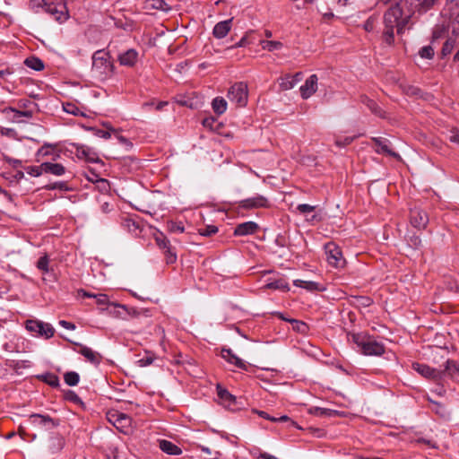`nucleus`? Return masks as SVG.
Masks as SVG:
<instances>
[{
  "instance_id": "nucleus-1",
  "label": "nucleus",
  "mask_w": 459,
  "mask_h": 459,
  "mask_svg": "<svg viewBox=\"0 0 459 459\" xmlns=\"http://www.w3.org/2000/svg\"><path fill=\"white\" fill-rule=\"evenodd\" d=\"M409 16H403L400 4L392 5L384 14V41L392 45L394 40V29L400 33L407 22Z\"/></svg>"
},
{
  "instance_id": "nucleus-2",
  "label": "nucleus",
  "mask_w": 459,
  "mask_h": 459,
  "mask_svg": "<svg viewBox=\"0 0 459 459\" xmlns=\"http://www.w3.org/2000/svg\"><path fill=\"white\" fill-rule=\"evenodd\" d=\"M30 7L37 11L43 8L56 22L62 23L69 18V12L65 0H30Z\"/></svg>"
},
{
  "instance_id": "nucleus-3",
  "label": "nucleus",
  "mask_w": 459,
  "mask_h": 459,
  "mask_svg": "<svg viewBox=\"0 0 459 459\" xmlns=\"http://www.w3.org/2000/svg\"><path fill=\"white\" fill-rule=\"evenodd\" d=\"M348 340L355 343L364 355L380 356L385 352V347L382 342L362 333H349Z\"/></svg>"
},
{
  "instance_id": "nucleus-4",
  "label": "nucleus",
  "mask_w": 459,
  "mask_h": 459,
  "mask_svg": "<svg viewBox=\"0 0 459 459\" xmlns=\"http://www.w3.org/2000/svg\"><path fill=\"white\" fill-rule=\"evenodd\" d=\"M114 66L110 56L104 50H98L92 56V73L100 80H106L113 74Z\"/></svg>"
},
{
  "instance_id": "nucleus-5",
  "label": "nucleus",
  "mask_w": 459,
  "mask_h": 459,
  "mask_svg": "<svg viewBox=\"0 0 459 459\" xmlns=\"http://www.w3.org/2000/svg\"><path fill=\"white\" fill-rule=\"evenodd\" d=\"M107 419L121 433L125 435L133 433V420L127 414L118 411H111L107 413Z\"/></svg>"
},
{
  "instance_id": "nucleus-6",
  "label": "nucleus",
  "mask_w": 459,
  "mask_h": 459,
  "mask_svg": "<svg viewBox=\"0 0 459 459\" xmlns=\"http://www.w3.org/2000/svg\"><path fill=\"white\" fill-rule=\"evenodd\" d=\"M227 96L237 106L245 107L248 99L247 85L243 82H236L229 89Z\"/></svg>"
},
{
  "instance_id": "nucleus-7",
  "label": "nucleus",
  "mask_w": 459,
  "mask_h": 459,
  "mask_svg": "<svg viewBox=\"0 0 459 459\" xmlns=\"http://www.w3.org/2000/svg\"><path fill=\"white\" fill-rule=\"evenodd\" d=\"M325 251L326 260L330 265L335 268H342L344 266L345 260L340 247L336 244L333 242L325 244Z\"/></svg>"
},
{
  "instance_id": "nucleus-8",
  "label": "nucleus",
  "mask_w": 459,
  "mask_h": 459,
  "mask_svg": "<svg viewBox=\"0 0 459 459\" xmlns=\"http://www.w3.org/2000/svg\"><path fill=\"white\" fill-rule=\"evenodd\" d=\"M26 329L30 333L45 336L46 338L52 337L55 333V329L50 324L39 320H27Z\"/></svg>"
},
{
  "instance_id": "nucleus-9",
  "label": "nucleus",
  "mask_w": 459,
  "mask_h": 459,
  "mask_svg": "<svg viewBox=\"0 0 459 459\" xmlns=\"http://www.w3.org/2000/svg\"><path fill=\"white\" fill-rule=\"evenodd\" d=\"M75 155L78 159L91 163L100 161L98 153L92 148L83 144L75 146Z\"/></svg>"
},
{
  "instance_id": "nucleus-10",
  "label": "nucleus",
  "mask_w": 459,
  "mask_h": 459,
  "mask_svg": "<svg viewBox=\"0 0 459 459\" xmlns=\"http://www.w3.org/2000/svg\"><path fill=\"white\" fill-rule=\"evenodd\" d=\"M30 423L38 428L51 429L57 426V423L49 416L42 414H31L29 418Z\"/></svg>"
},
{
  "instance_id": "nucleus-11",
  "label": "nucleus",
  "mask_w": 459,
  "mask_h": 459,
  "mask_svg": "<svg viewBox=\"0 0 459 459\" xmlns=\"http://www.w3.org/2000/svg\"><path fill=\"white\" fill-rule=\"evenodd\" d=\"M410 221L414 228L422 230L426 228L429 222V216L423 210L413 208L411 210Z\"/></svg>"
},
{
  "instance_id": "nucleus-12",
  "label": "nucleus",
  "mask_w": 459,
  "mask_h": 459,
  "mask_svg": "<svg viewBox=\"0 0 459 459\" xmlns=\"http://www.w3.org/2000/svg\"><path fill=\"white\" fill-rule=\"evenodd\" d=\"M317 75L312 74L305 81V83L300 86V94L304 100L310 98L317 91Z\"/></svg>"
},
{
  "instance_id": "nucleus-13",
  "label": "nucleus",
  "mask_w": 459,
  "mask_h": 459,
  "mask_svg": "<svg viewBox=\"0 0 459 459\" xmlns=\"http://www.w3.org/2000/svg\"><path fill=\"white\" fill-rule=\"evenodd\" d=\"M412 368L418 372L420 375L426 378L429 379H439L441 378V371L432 368L428 365L420 364V363H413Z\"/></svg>"
},
{
  "instance_id": "nucleus-14",
  "label": "nucleus",
  "mask_w": 459,
  "mask_h": 459,
  "mask_svg": "<svg viewBox=\"0 0 459 459\" xmlns=\"http://www.w3.org/2000/svg\"><path fill=\"white\" fill-rule=\"evenodd\" d=\"M268 204L267 198L263 195H256L242 201V207L247 209L267 207Z\"/></svg>"
},
{
  "instance_id": "nucleus-15",
  "label": "nucleus",
  "mask_w": 459,
  "mask_h": 459,
  "mask_svg": "<svg viewBox=\"0 0 459 459\" xmlns=\"http://www.w3.org/2000/svg\"><path fill=\"white\" fill-rule=\"evenodd\" d=\"M258 229V225L254 221H246L238 224L235 230L236 236H247L254 234Z\"/></svg>"
},
{
  "instance_id": "nucleus-16",
  "label": "nucleus",
  "mask_w": 459,
  "mask_h": 459,
  "mask_svg": "<svg viewBox=\"0 0 459 459\" xmlns=\"http://www.w3.org/2000/svg\"><path fill=\"white\" fill-rule=\"evenodd\" d=\"M217 394L220 403L226 408H231L236 403V398L230 392L221 386H217Z\"/></svg>"
},
{
  "instance_id": "nucleus-17",
  "label": "nucleus",
  "mask_w": 459,
  "mask_h": 459,
  "mask_svg": "<svg viewBox=\"0 0 459 459\" xmlns=\"http://www.w3.org/2000/svg\"><path fill=\"white\" fill-rule=\"evenodd\" d=\"M138 59V53L136 50L131 48L122 53L118 56L120 65L126 66H134Z\"/></svg>"
},
{
  "instance_id": "nucleus-18",
  "label": "nucleus",
  "mask_w": 459,
  "mask_h": 459,
  "mask_svg": "<svg viewBox=\"0 0 459 459\" xmlns=\"http://www.w3.org/2000/svg\"><path fill=\"white\" fill-rule=\"evenodd\" d=\"M232 19L218 22L212 30V34L216 39H223L231 29Z\"/></svg>"
},
{
  "instance_id": "nucleus-19",
  "label": "nucleus",
  "mask_w": 459,
  "mask_h": 459,
  "mask_svg": "<svg viewBox=\"0 0 459 459\" xmlns=\"http://www.w3.org/2000/svg\"><path fill=\"white\" fill-rule=\"evenodd\" d=\"M160 449L169 455H179L182 454V449L174 443L162 439L159 441Z\"/></svg>"
},
{
  "instance_id": "nucleus-20",
  "label": "nucleus",
  "mask_w": 459,
  "mask_h": 459,
  "mask_svg": "<svg viewBox=\"0 0 459 459\" xmlns=\"http://www.w3.org/2000/svg\"><path fill=\"white\" fill-rule=\"evenodd\" d=\"M221 357L226 359L228 362L232 361V359H235V366L240 369L247 370V363L243 359L236 356L231 350L230 349H222Z\"/></svg>"
},
{
  "instance_id": "nucleus-21",
  "label": "nucleus",
  "mask_w": 459,
  "mask_h": 459,
  "mask_svg": "<svg viewBox=\"0 0 459 459\" xmlns=\"http://www.w3.org/2000/svg\"><path fill=\"white\" fill-rule=\"evenodd\" d=\"M45 173L52 174L56 177L63 176L66 169L60 163H53V162H43V168Z\"/></svg>"
},
{
  "instance_id": "nucleus-22",
  "label": "nucleus",
  "mask_w": 459,
  "mask_h": 459,
  "mask_svg": "<svg viewBox=\"0 0 459 459\" xmlns=\"http://www.w3.org/2000/svg\"><path fill=\"white\" fill-rule=\"evenodd\" d=\"M64 110L74 116L88 117L86 109L84 108L78 107L75 103L66 102L63 104Z\"/></svg>"
},
{
  "instance_id": "nucleus-23",
  "label": "nucleus",
  "mask_w": 459,
  "mask_h": 459,
  "mask_svg": "<svg viewBox=\"0 0 459 459\" xmlns=\"http://www.w3.org/2000/svg\"><path fill=\"white\" fill-rule=\"evenodd\" d=\"M293 284L297 287H300V288H303V289H306L309 291H314V290H320L321 289L319 288V284L316 281H304V280H299V279H297V280H294L293 281Z\"/></svg>"
},
{
  "instance_id": "nucleus-24",
  "label": "nucleus",
  "mask_w": 459,
  "mask_h": 459,
  "mask_svg": "<svg viewBox=\"0 0 459 459\" xmlns=\"http://www.w3.org/2000/svg\"><path fill=\"white\" fill-rule=\"evenodd\" d=\"M376 145L377 146V152L379 153H387L391 156H398L395 152H393L388 146V142L386 140L381 138H374L373 139Z\"/></svg>"
},
{
  "instance_id": "nucleus-25",
  "label": "nucleus",
  "mask_w": 459,
  "mask_h": 459,
  "mask_svg": "<svg viewBox=\"0 0 459 459\" xmlns=\"http://www.w3.org/2000/svg\"><path fill=\"white\" fill-rule=\"evenodd\" d=\"M9 111L13 112L14 114L13 117V122H17V123L22 122V120L21 119L22 117H26V118L32 117V112L29 111V110L20 111L13 108H7L4 109V112H9Z\"/></svg>"
},
{
  "instance_id": "nucleus-26",
  "label": "nucleus",
  "mask_w": 459,
  "mask_h": 459,
  "mask_svg": "<svg viewBox=\"0 0 459 459\" xmlns=\"http://www.w3.org/2000/svg\"><path fill=\"white\" fill-rule=\"evenodd\" d=\"M212 106L216 114L221 115L227 109V101L221 97H217L212 100Z\"/></svg>"
},
{
  "instance_id": "nucleus-27",
  "label": "nucleus",
  "mask_w": 459,
  "mask_h": 459,
  "mask_svg": "<svg viewBox=\"0 0 459 459\" xmlns=\"http://www.w3.org/2000/svg\"><path fill=\"white\" fill-rule=\"evenodd\" d=\"M147 9L169 11L170 8L164 0H148L145 4Z\"/></svg>"
},
{
  "instance_id": "nucleus-28",
  "label": "nucleus",
  "mask_w": 459,
  "mask_h": 459,
  "mask_svg": "<svg viewBox=\"0 0 459 459\" xmlns=\"http://www.w3.org/2000/svg\"><path fill=\"white\" fill-rule=\"evenodd\" d=\"M443 374H447L448 376L454 377L459 375V364H457L454 360H447L446 368L443 371H441V376Z\"/></svg>"
},
{
  "instance_id": "nucleus-29",
  "label": "nucleus",
  "mask_w": 459,
  "mask_h": 459,
  "mask_svg": "<svg viewBox=\"0 0 459 459\" xmlns=\"http://www.w3.org/2000/svg\"><path fill=\"white\" fill-rule=\"evenodd\" d=\"M80 353L92 363L100 362V355L97 352L93 351L91 348L83 346L82 347Z\"/></svg>"
},
{
  "instance_id": "nucleus-30",
  "label": "nucleus",
  "mask_w": 459,
  "mask_h": 459,
  "mask_svg": "<svg viewBox=\"0 0 459 459\" xmlns=\"http://www.w3.org/2000/svg\"><path fill=\"white\" fill-rule=\"evenodd\" d=\"M446 9L450 13V16H455L459 23V0H446Z\"/></svg>"
},
{
  "instance_id": "nucleus-31",
  "label": "nucleus",
  "mask_w": 459,
  "mask_h": 459,
  "mask_svg": "<svg viewBox=\"0 0 459 459\" xmlns=\"http://www.w3.org/2000/svg\"><path fill=\"white\" fill-rule=\"evenodd\" d=\"M281 318L283 320L290 322L292 325V329L298 333H306L308 330L307 325L302 321L296 319H288L283 316H281Z\"/></svg>"
},
{
  "instance_id": "nucleus-32",
  "label": "nucleus",
  "mask_w": 459,
  "mask_h": 459,
  "mask_svg": "<svg viewBox=\"0 0 459 459\" xmlns=\"http://www.w3.org/2000/svg\"><path fill=\"white\" fill-rule=\"evenodd\" d=\"M24 64L35 71H41L44 68L42 60L35 56L26 58Z\"/></svg>"
},
{
  "instance_id": "nucleus-33",
  "label": "nucleus",
  "mask_w": 459,
  "mask_h": 459,
  "mask_svg": "<svg viewBox=\"0 0 459 459\" xmlns=\"http://www.w3.org/2000/svg\"><path fill=\"white\" fill-rule=\"evenodd\" d=\"M260 46L263 49L273 52L282 48V43L275 40H261Z\"/></svg>"
},
{
  "instance_id": "nucleus-34",
  "label": "nucleus",
  "mask_w": 459,
  "mask_h": 459,
  "mask_svg": "<svg viewBox=\"0 0 459 459\" xmlns=\"http://www.w3.org/2000/svg\"><path fill=\"white\" fill-rule=\"evenodd\" d=\"M309 413L319 417H331L335 414V411L320 407H312L309 409Z\"/></svg>"
},
{
  "instance_id": "nucleus-35",
  "label": "nucleus",
  "mask_w": 459,
  "mask_h": 459,
  "mask_svg": "<svg viewBox=\"0 0 459 459\" xmlns=\"http://www.w3.org/2000/svg\"><path fill=\"white\" fill-rule=\"evenodd\" d=\"M154 239L157 246L162 250L169 248L170 246L169 240L164 236L162 232L156 233L154 235Z\"/></svg>"
},
{
  "instance_id": "nucleus-36",
  "label": "nucleus",
  "mask_w": 459,
  "mask_h": 459,
  "mask_svg": "<svg viewBox=\"0 0 459 459\" xmlns=\"http://www.w3.org/2000/svg\"><path fill=\"white\" fill-rule=\"evenodd\" d=\"M296 84V80L294 77L286 76L281 79L280 87L283 91H288L292 89Z\"/></svg>"
},
{
  "instance_id": "nucleus-37",
  "label": "nucleus",
  "mask_w": 459,
  "mask_h": 459,
  "mask_svg": "<svg viewBox=\"0 0 459 459\" xmlns=\"http://www.w3.org/2000/svg\"><path fill=\"white\" fill-rule=\"evenodd\" d=\"M263 288L264 290L273 289V290H289L288 284L284 283L282 281H274L268 282Z\"/></svg>"
},
{
  "instance_id": "nucleus-38",
  "label": "nucleus",
  "mask_w": 459,
  "mask_h": 459,
  "mask_svg": "<svg viewBox=\"0 0 459 459\" xmlns=\"http://www.w3.org/2000/svg\"><path fill=\"white\" fill-rule=\"evenodd\" d=\"M79 375L76 372L71 371L65 374V381L70 386H74L79 383Z\"/></svg>"
},
{
  "instance_id": "nucleus-39",
  "label": "nucleus",
  "mask_w": 459,
  "mask_h": 459,
  "mask_svg": "<svg viewBox=\"0 0 459 459\" xmlns=\"http://www.w3.org/2000/svg\"><path fill=\"white\" fill-rule=\"evenodd\" d=\"M431 403V407L430 409L432 411H434L437 414L440 415L441 417H447L448 416V411H446V407L443 406L442 404L437 403V402H433V401H430Z\"/></svg>"
},
{
  "instance_id": "nucleus-40",
  "label": "nucleus",
  "mask_w": 459,
  "mask_h": 459,
  "mask_svg": "<svg viewBox=\"0 0 459 459\" xmlns=\"http://www.w3.org/2000/svg\"><path fill=\"white\" fill-rule=\"evenodd\" d=\"M43 168V163H41L39 166H29L25 169L27 174H29L31 177H39L43 173H45Z\"/></svg>"
},
{
  "instance_id": "nucleus-41",
  "label": "nucleus",
  "mask_w": 459,
  "mask_h": 459,
  "mask_svg": "<svg viewBox=\"0 0 459 459\" xmlns=\"http://www.w3.org/2000/svg\"><path fill=\"white\" fill-rule=\"evenodd\" d=\"M419 54L422 58L431 59L434 56V49L431 46H425L420 48Z\"/></svg>"
},
{
  "instance_id": "nucleus-42",
  "label": "nucleus",
  "mask_w": 459,
  "mask_h": 459,
  "mask_svg": "<svg viewBox=\"0 0 459 459\" xmlns=\"http://www.w3.org/2000/svg\"><path fill=\"white\" fill-rule=\"evenodd\" d=\"M297 211L304 215H308L309 213L313 212L316 209V206L307 204H301L297 206Z\"/></svg>"
},
{
  "instance_id": "nucleus-43",
  "label": "nucleus",
  "mask_w": 459,
  "mask_h": 459,
  "mask_svg": "<svg viewBox=\"0 0 459 459\" xmlns=\"http://www.w3.org/2000/svg\"><path fill=\"white\" fill-rule=\"evenodd\" d=\"M163 251L168 264H173L176 262L177 255L171 248V246H169V248H166Z\"/></svg>"
},
{
  "instance_id": "nucleus-44",
  "label": "nucleus",
  "mask_w": 459,
  "mask_h": 459,
  "mask_svg": "<svg viewBox=\"0 0 459 459\" xmlns=\"http://www.w3.org/2000/svg\"><path fill=\"white\" fill-rule=\"evenodd\" d=\"M48 262L49 260L48 255H43L39 259L37 263V267L42 272L47 273L48 272Z\"/></svg>"
},
{
  "instance_id": "nucleus-45",
  "label": "nucleus",
  "mask_w": 459,
  "mask_h": 459,
  "mask_svg": "<svg viewBox=\"0 0 459 459\" xmlns=\"http://www.w3.org/2000/svg\"><path fill=\"white\" fill-rule=\"evenodd\" d=\"M218 231V228L213 225H208L204 229L199 230V233L202 236L209 237L215 234Z\"/></svg>"
},
{
  "instance_id": "nucleus-46",
  "label": "nucleus",
  "mask_w": 459,
  "mask_h": 459,
  "mask_svg": "<svg viewBox=\"0 0 459 459\" xmlns=\"http://www.w3.org/2000/svg\"><path fill=\"white\" fill-rule=\"evenodd\" d=\"M96 302L99 306H107L109 304L113 305V303L109 302L108 297L106 294H102V293L97 294ZM114 306H117V305L114 304Z\"/></svg>"
},
{
  "instance_id": "nucleus-47",
  "label": "nucleus",
  "mask_w": 459,
  "mask_h": 459,
  "mask_svg": "<svg viewBox=\"0 0 459 459\" xmlns=\"http://www.w3.org/2000/svg\"><path fill=\"white\" fill-rule=\"evenodd\" d=\"M355 138H356L355 136H352V137L347 136V137H344L343 139L336 138L335 144L338 147H344L346 145L351 144L354 141Z\"/></svg>"
},
{
  "instance_id": "nucleus-48",
  "label": "nucleus",
  "mask_w": 459,
  "mask_h": 459,
  "mask_svg": "<svg viewBox=\"0 0 459 459\" xmlns=\"http://www.w3.org/2000/svg\"><path fill=\"white\" fill-rule=\"evenodd\" d=\"M90 130L93 131L94 134L100 138L109 139L111 136V134L109 131L95 129V128H90Z\"/></svg>"
},
{
  "instance_id": "nucleus-49",
  "label": "nucleus",
  "mask_w": 459,
  "mask_h": 459,
  "mask_svg": "<svg viewBox=\"0 0 459 459\" xmlns=\"http://www.w3.org/2000/svg\"><path fill=\"white\" fill-rule=\"evenodd\" d=\"M377 19L375 17H369L364 23V29L367 31H372L375 28Z\"/></svg>"
},
{
  "instance_id": "nucleus-50",
  "label": "nucleus",
  "mask_w": 459,
  "mask_h": 459,
  "mask_svg": "<svg viewBox=\"0 0 459 459\" xmlns=\"http://www.w3.org/2000/svg\"><path fill=\"white\" fill-rule=\"evenodd\" d=\"M253 412L256 413L257 415H259L260 417H262L265 420H271L273 422H276L275 417H271L267 412H265L264 411L253 410Z\"/></svg>"
},
{
  "instance_id": "nucleus-51",
  "label": "nucleus",
  "mask_w": 459,
  "mask_h": 459,
  "mask_svg": "<svg viewBox=\"0 0 459 459\" xmlns=\"http://www.w3.org/2000/svg\"><path fill=\"white\" fill-rule=\"evenodd\" d=\"M454 48L453 42H449L448 40L444 44L442 48V55L446 56L451 53L452 49Z\"/></svg>"
},
{
  "instance_id": "nucleus-52",
  "label": "nucleus",
  "mask_w": 459,
  "mask_h": 459,
  "mask_svg": "<svg viewBox=\"0 0 459 459\" xmlns=\"http://www.w3.org/2000/svg\"><path fill=\"white\" fill-rule=\"evenodd\" d=\"M449 140L459 144V130L453 129L450 131Z\"/></svg>"
},
{
  "instance_id": "nucleus-53",
  "label": "nucleus",
  "mask_w": 459,
  "mask_h": 459,
  "mask_svg": "<svg viewBox=\"0 0 459 459\" xmlns=\"http://www.w3.org/2000/svg\"><path fill=\"white\" fill-rule=\"evenodd\" d=\"M446 30V26L445 25H442L441 27L440 26H437L436 29L434 30L433 31V38L434 39H438L441 37L442 35V32Z\"/></svg>"
},
{
  "instance_id": "nucleus-54",
  "label": "nucleus",
  "mask_w": 459,
  "mask_h": 459,
  "mask_svg": "<svg viewBox=\"0 0 459 459\" xmlns=\"http://www.w3.org/2000/svg\"><path fill=\"white\" fill-rule=\"evenodd\" d=\"M59 325L67 330H74L75 329V325L73 323L65 321V320L59 321Z\"/></svg>"
},
{
  "instance_id": "nucleus-55",
  "label": "nucleus",
  "mask_w": 459,
  "mask_h": 459,
  "mask_svg": "<svg viewBox=\"0 0 459 459\" xmlns=\"http://www.w3.org/2000/svg\"><path fill=\"white\" fill-rule=\"evenodd\" d=\"M152 361H153L152 358L146 357V358H143V359H139L138 362H139L140 366L146 367V366L151 365L152 363Z\"/></svg>"
},
{
  "instance_id": "nucleus-56",
  "label": "nucleus",
  "mask_w": 459,
  "mask_h": 459,
  "mask_svg": "<svg viewBox=\"0 0 459 459\" xmlns=\"http://www.w3.org/2000/svg\"><path fill=\"white\" fill-rule=\"evenodd\" d=\"M78 295H79V296H82V297H83V298H93V299H96V296H97V294H95V293H91V292H87V291H85L84 290H78Z\"/></svg>"
},
{
  "instance_id": "nucleus-57",
  "label": "nucleus",
  "mask_w": 459,
  "mask_h": 459,
  "mask_svg": "<svg viewBox=\"0 0 459 459\" xmlns=\"http://www.w3.org/2000/svg\"><path fill=\"white\" fill-rule=\"evenodd\" d=\"M100 209L104 213H108L110 212V204L108 202H103L100 205Z\"/></svg>"
},
{
  "instance_id": "nucleus-58",
  "label": "nucleus",
  "mask_w": 459,
  "mask_h": 459,
  "mask_svg": "<svg viewBox=\"0 0 459 459\" xmlns=\"http://www.w3.org/2000/svg\"><path fill=\"white\" fill-rule=\"evenodd\" d=\"M12 74H13V72L10 69L1 70L0 71V81L5 80L6 77Z\"/></svg>"
},
{
  "instance_id": "nucleus-59",
  "label": "nucleus",
  "mask_w": 459,
  "mask_h": 459,
  "mask_svg": "<svg viewBox=\"0 0 459 459\" xmlns=\"http://www.w3.org/2000/svg\"><path fill=\"white\" fill-rule=\"evenodd\" d=\"M284 421H290L291 425H295V422L291 420L287 415H282L279 418H276V422H284Z\"/></svg>"
},
{
  "instance_id": "nucleus-60",
  "label": "nucleus",
  "mask_w": 459,
  "mask_h": 459,
  "mask_svg": "<svg viewBox=\"0 0 459 459\" xmlns=\"http://www.w3.org/2000/svg\"><path fill=\"white\" fill-rule=\"evenodd\" d=\"M49 154L48 147L43 146L38 151V156H47Z\"/></svg>"
},
{
  "instance_id": "nucleus-61",
  "label": "nucleus",
  "mask_w": 459,
  "mask_h": 459,
  "mask_svg": "<svg viewBox=\"0 0 459 459\" xmlns=\"http://www.w3.org/2000/svg\"><path fill=\"white\" fill-rule=\"evenodd\" d=\"M48 384L52 386L58 385V378L56 376H50V380L48 381Z\"/></svg>"
},
{
  "instance_id": "nucleus-62",
  "label": "nucleus",
  "mask_w": 459,
  "mask_h": 459,
  "mask_svg": "<svg viewBox=\"0 0 459 459\" xmlns=\"http://www.w3.org/2000/svg\"><path fill=\"white\" fill-rule=\"evenodd\" d=\"M368 106L374 113L378 114V111L377 110V108H376L377 105L374 101L370 100L369 103L368 104Z\"/></svg>"
},
{
  "instance_id": "nucleus-63",
  "label": "nucleus",
  "mask_w": 459,
  "mask_h": 459,
  "mask_svg": "<svg viewBox=\"0 0 459 459\" xmlns=\"http://www.w3.org/2000/svg\"><path fill=\"white\" fill-rule=\"evenodd\" d=\"M319 220H320V218H319V216H318V215H316V214H313V215L311 216V218L307 219V221H309V222L318 221Z\"/></svg>"
},
{
  "instance_id": "nucleus-64",
  "label": "nucleus",
  "mask_w": 459,
  "mask_h": 459,
  "mask_svg": "<svg viewBox=\"0 0 459 459\" xmlns=\"http://www.w3.org/2000/svg\"><path fill=\"white\" fill-rule=\"evenodd\" d=\"M4 349L6 351H13V350L12 345H10L9 343H5V344L4 345Z\"/></svg>"
}]
</instances>
